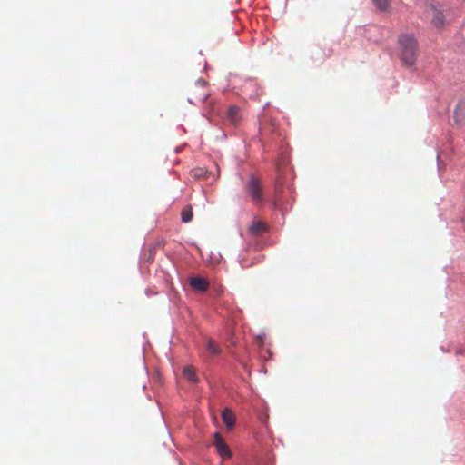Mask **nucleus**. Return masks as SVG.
Listing matches in <instances>:
<instances>
[{
    "instance_id": "ddd939ff",
    "label": "nucleus",
    "mask_w": 465,
    "mask_h": 465,
    "mask_svg": "<svg viewBox=\"0 0 465 465\" xmlns=\"http://www.w3.org/2000/svg\"><path fill=\"white\" fill-rule=\"evenodd\" d=\"M205 347L206 351L212 355H217L220 353V348L218 344L212 339L206 341Z\"/></svg>"
},
{
    "instance_id": "7ed1b4c3",
    "label": "nucleus",
    "mask_w": 465,
    "mask_h": 465,
    "mask_svg": "<svg viewBox=\"0 0 465 465\" xmlns=\"http://www.w3.org/2000/svg\"><path fill=\"white\" fill-rule=\"evenodd\" d=\"M246 192L252 197V201L261 203L262 201V185L259 178L251 175L246 184Z\"/></svg>"
},
{
    "instance_id": "0eeeda50",
    "label": "nucleus",
    "mask_w": 465,
    "mask_h": 465,
    "mask_svg": "<svg viewBox=\"0 0 465 465\" xmlns=\"http://www.w3.org/2000/svg\"><path fill=\"white\" fill-rule=\"evenodd\" d=\"M430 8L432 11V18H431V24L440 28L444 25V15L443 14L438 10L433 5H430Z\"/></svg>"
},
{
    "instance_id": "2eb2a0df",
    "label": "nucleus",
    "mask_w": 465,
    "mask_h": 465,
    "mask_svg": "<svg viewBox=\"0 0 465 465\" xmlns=\"http://www.w3.org/2000/svg\"><path fill=\"white\" fill-rule=\"evenodd\" d=\"M194 174L197 175V176H203V170L202 169L195 170V173Z\"/></svg>"
},
{
    "instance_id": "f257e3e1",
    "label": "nucleus",
    "mask_w": 465,
    "mask_h": 465,
    "mask_svg": "<svg viewBox=\"0 0 465 465\" xmlns=\"http://www.w3.org/2000/svg\"><path fill=\"white\" fill-rule=\"evenodd\" d=\"M401 58L407 66H412L417 57V41L411 35L403 34L399 37Z\"/></svg>"
},
{
    "instance_id": "39448f33",
    "label": "nucleus",
    "mask_w": 465,
    "mask_h": 465,
    "mask_svg": "<svg viewBox=\"0 0 465 465\" xmlns=\"http://www.w3.org/2000/svg\"><path fill=\"white\" fill-rule=\"evenodd\" d=\"M268 226L262 221H252L248 227V233L252 236H260L266 232Z\"/></svg>"
},
{
    "instance_id": "4468645a",
    "label": "nucleus",
    "mask_w": 465,
    "mask_h": 465,
    "mask_svg": "<svg viewBox=\"0 0 465 465\" xmlns=\"http://www.w3.org/2000/svg\"><path fill=\"white\" fill-rule=\"evenodd\" d=\"M374 5L380 9V10H387L389 7V0H372Z\"/></svg>"
},
{
    "instance_id": "f8f14e48",
    "label": "nucleus",
    "mask_w": 465,
    "mask_h": 465,
    "mask_svg": "<svg viewBox=\"0 0 465 465\" xmlns=\"http://www.w3.org/2000/svg\"><path fill=\"white\" fill-rule=\"evenodd\" d=\"M193 213L191 205L185 206L181 212V219L183 223H189L193 220Z\"/></svg>"
},
{
    "instance_id": "20e7f679",
    "label": "nucleus",
    "mask_w": 465,
    "mask_h": 465,
    "mask_svg": "<svg viewBox=\"0 0 465 465\" xmlns=\"http://www.w3.org/2000/svg\"><path fill=\"white\" fill-rule=\"evenodd\" d=\"M213 444L222 458L229 459L232 457V451L219 432L214 433Z\"/></svg>"
},
{
    "instance_id": "9d476101",
    "label": "nucleus",
    "mask_w": 465,
    "mask_h": 465,
    "mask_svg": "<svg viewBox=\"0 0 465 465\" xmlns=\"http://www.w3.org/2000/svg\"><path fill=\"white\" fill-rule=\"evenodd\" d=\"M183 376L188 381L196 383L198 381V377L196 375L195 370L192 366H186L183 371Z\"/></svg>"
},
{
    "instance_id": "1a4fd4ad",
    "label": "nucleus",
    "mask_w": 465,
    "mask_h": 465,
    "mask_svg": "<svg viewBox=\"0 0 465 465\" xmlns=\"http://www.w3.org/2000/svg\"><path fill=\"white\" fill-rule=\"evenodd\" d=\"M222 419L228 429H232L235 424V416L230 409H224L222 412Z\"/></svg>"
},
{
    "instance_id": "423d86ee",
    "label": "nucleus",
    "mask_w": 465,
    "mask_h": 465,
    "mask_svg": "<svg viewBox=\"0 0 465 465\" xmlns=\"http://www.w3.org/2000/svg\"><path fill=\"white\" fill-rule=\"evenodd\" d=\"M190 285L193 289L200 291V292H205L209 288V282L206 279L203 277H193L190 279Z\"/></svg>"
},
{
    "instance_id": "9b49d317",
    "label": "nucleus",
    "mask_w": 465,
    "mask_h": 465,
    "mask_svg": "<svg viewBox=\"0 0 465 465\" xmlns=\"http://www.w3.org/2000/svg\"><path fill=\"white\" fill-rule=\"evenodd\" d=\"M456 124H462L465 122V105H458L454 112Z\"/></svg>"
},
{
    "instance_id": "f03ea898",
    "label": "nucleus",
    "mask_w": 465,
    "mask_h": 465,
    "mask_svg": "<svg viewBox=\"0 0 465 465\" xmlns=\"http://www.w3.org/2000/svg\"><path fill=\"white\" fill-rule=\"evenodd\" d=\"M209 94L210 92L207 83L203 79L200 78L189 88L188 100L193 104L203 103L208 98Z\"/></svg>"
},
{
    "instance_id": "6e6552de",
    "label": "nucleus",
    "mask_w": 465,
    "mask_h": 465,
    "mask_svg": "<svg viewBox=\"0 0 465 465\" xmlns=\"http://www.w3.org/2000/svg\"><path fill=\"white\" fill-rule=\"evenodd\" d=\"M227 120L233 125L240 123L241 115L240 109L237 106H231L227 111Z\"/></svg>"
}]
</instances>
